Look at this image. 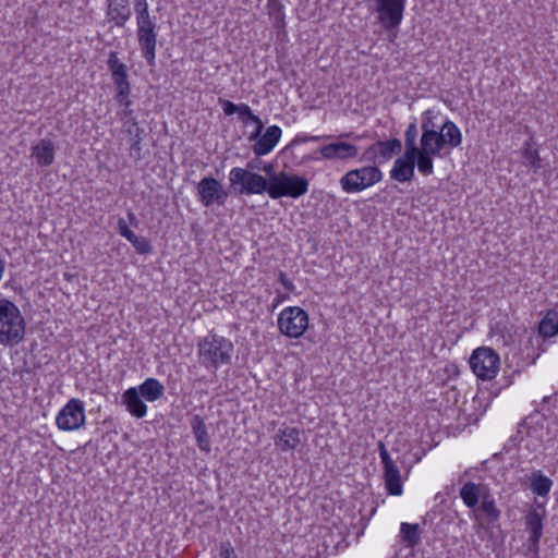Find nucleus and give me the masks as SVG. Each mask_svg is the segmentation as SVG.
<instances>
[{
    "label": "nucleus",
    "mask_w": 558,
    "mask_h": 558,
    "mask_svg": "<svg viewBox=\"0 0 558 558\" xmlns=\"http://www.w3.org/2000/svg\"><path fill=\"white\" fill-rule=\"evenodd\" d=\"M191 427L196 438L198 448L206 453L210 452V437L208 435L204 418L199 415H194L191 420Z\"/></svg>",
    "instance_id": "b1692460"
},
{
    "label": "nucleus",
    "mask_w": 558,
    "mask_h": 558,
    "mask_svg": "<svg viewBox=\"0 0 558 558\" xmlns=\"http://www.w3.org/2000/svg\"><path fill=\"white\" fill-rule=\"evenodd\" d=\"M480 509L490 523L497 522L501 515V511L498 509L489 488L482 497Z\"/></svg>",
    "instance_id": "c85d7f7f"
},
{
    "label": "nucleus",
    "mask_w": 558,
    "mask_h": 558,
    "mask_svg": "<svg viewBox=\"0 0 558 558\" xmlns=\"http://www.w3.org/2000/svg\"><path fill=\"white\" fill-rule=\"evenodd\" d=\"M140 236L134 234V236L132 238V240H129V242L133 245L135 243V241H137Z\"/></svg>",
    "instance_id": "13d9d810"
},
{
    "label": "nucleus",
    "mask_w": 558,
    "mask_h": 558,
    "mask_svg": "<svg viewBox=\"0 0 558 558\" xmlns=\"http://www.w3.org/2000/svg\"><path fill=\"white\" fill-rule=\"evenodd\" d=\"M268 182L267 194L272 199L281 197L299 198L307 193L310 185L306 178L284 171L270 174Z\"/></svg>",
    "instance_id": "7ed1b4c3"
},
{
    "label": "nucleus",
    "mask_w": 558,
    "mask_h": 558,
    "mask_svg": "<svg viewBox=\"0 0 558 558\" xmlns=\"http://www.w3.org/2000/svg\"><path fill=\"white\" fill-rule=\"evenodd\" d=\"M136 37L142 57L148 65H155L157 47V25L151 17L136 21Z\"/></svg>",
    "instance_id": "6e6552de"
},
{
    "label": "nucleus",
    "mask_w": 558,
    "mask_h": 558,
    "mask_svg": "<svg viewBox=\"0 0 558 558\" xmlns=\"http://www.w3.org/2000/svg\"><path fill=\"white\" fill-rule=\"evenodd\" d=\"M112 82L116 86V100L119 105L131 106L132 101L130 99L131 94V84L129 81V73H117L111 74Z\"/></svg>",
    "instance_id": "5701e85b"
},
{
    "label": "nucleus",
    "mask_w": 558,
    "mask_h": 558,
    "mask_svg": "<svg viewBox=\"0 0 558 558\" xmlns=\"http://www.w3.org/2000/svg\"><path fill=\"white\" fill-rule=\"evenodd\" d=\"M538 332L543 337H553L558 333V311L550 310L538 325Z\"/></svg>",
    "instance_id": "c756f323"
},
{
    "label": "nucleus",
    "mask_w": 558,
    "mask_h": 558,
    "mask_svg": "<svg viewBox=\"0 0 558 558\" xmlns=\"http://www.w3.org/2000/svg\"><path fill=\"white\" fill-rule=\"evenodd\" d=\"M106 15L118 27H124L132 16L129 0H107Z\"/></svg>",
    "instance_id": "f3484780"
},
{
    "label": "nucleus",
    "mask_w": 558,
    "mask_h": 558,
    "mask_svg": "<svg viewBox=\"0 0 558 558\" xmlns=\"http://www.w3.org/2000/svg\"><path fill=\"white\" fill-rule=\"evenodd\" d=\"M197 349L201 365L207 369H218L231 363L234 347L229 339L209 332L198 342Z\"/></svg>",
    "instance_id": "f257e3e1"
},
{
    "label": "nucleus",
    "mask_w": 558,
    "mask_h": 558,
    "mask_svg": "<svg viewBox=\"0 0 558 558\" xmlns=\"http://www.w3.org/2000/svg\"><path fill=\"white\" fill-rule=\"evenodd\" d=\"M282 131L278 125L268 126L264 134L260 133L258 138L254 142L255 144L252 146V150L255 156H264L269 154L281 137Z\"/></svg>",
    "instance_id": "dca6fc26"
},
{
    "label": "nucleus",
    "mask_w": 558,
    "mask_h": 558,
    "mask_svg": "<svg viewBox=\"0 0 558 558\" xmlns=\"http://www.w3.org/2000/svg\"><path fill=\"white\" fill-rule=\"evenodd\" d=\"M378 451L381 463L384 465L386 488L390 495L399 496L402 494V484L399 469L390 458V454L388 453L383 441L378 442Z\"/></svg>",
    "instance_id": "ddd939ff"
},
{
    "label": "nucleus",
    "mask_w": 558,
    "mask_h": 558,
    "mask_svg": "<svg viewBox=\"0 0 558 558\" xmlns=\"http://www.w3.org/2000/svg\"><path fill=\"white\" fill-rule=\"evenodd\" d=\"M487 489V485L466 482L460 488L459 495L468 508L475 509Z\"/></svg>",
    "instance_id": "aec40b11"
},
{
    "label": "nucleus",
    "mask_w": 558,
    "mask_h": 558,
    "mask_svg": "<svg viewBox=\"0 0 558 558\" xmlns=\"http://www.w3.org/2000/svg\"><path fill=\"white\" fill-rule=\"evenodd\" d=\"M263 170L267 173V174H270L272 171H274V166L271 163H268L266 165Z\"/></svg>",
    "instance_id": "6e6d98bb"
},
{
    "label": "nucleus",
    "mask_w": 558,
    "mask_h": 558,
    "mask_svg": "<svg viewBox=\"0 0 558 558\" xmlns=\"http://www.w3.org/2000/svg\"><path fill=\"white\" fill-rule=\"evenodd\" d=\"M32 156L36 158L39 166H50L54 160L53 143L48 138L40 140L35 146H33Z\"/></svg>",
    "instance_id": "4be33fe9"
},
{
    "label": "nucleus",
    "mask_w": 558,
    "mask_h": 558,
    "mask_svg": "<svg viewBox=\"0 0 558 558\" xmlns=\"http://www.w3.org/2000/svg\"><path fill=\"white\" fill-rule=\"evenodd\" d=\"M373 3L377 21L386 31L397 29L403 20L407 0H366Z\"/></svg>",
    "instance_id": "423d86ee"
},
{
    "label": "nucleus",
    "mask_w": 558,
    "mask_h": 558,
    "mask_svg": "<svg viewBox=\"0 0 558 558\" xmlns=\"http://www.w3.org/2000/svg\"><path fill=\"white\" fill-rule=\"evenodd\" d=\"M402 149V143L399 138L388 141H377L363 153L362 160L373 162V166L383 165L390 160L393 155H398Z\"/></svg>",
    "instance_id": "f8f14e48"
},
{
    "label": "nucleus",
    "mask_w": 558,
    "mask_h": 558,
    "mask_svg": "<svg viewBox=\"0 0 558 558\" xmlns=\"http://www.w3.org/2000/svg\"><path fill=\"white\" fill-rule=\"evenodd\" d=\"M414 156L404 153L403 156L397 158L390 170V178L401 183L411 181L414 177Z\"/></svg>",
    "instance_id": "a211bd4d"
},
{
    "label": "nucleus",
    "mask_w": 558,
    "mask_h": 558,
    "mask_svg": "<svg viewBox=\"0 0 558 558\" xmlns=\"http://www.w3.org/2000/svg\"><path fill=\"white\" fill-rule=\"evenodd\" d=\"M253 123L256 124V130L248 136V141H255L256 138H258V136L260 135V133L263 132V129H264V123L263 121L254 114V117L252 118L251 120Z\"/></svg>",
    "instance_id": "c03bdc74"
},
{
    "label": "nucleus",
    "mask_w": 558,
    "mask_h": 558,
    "mask_svg": "<svg viewBox=\"0 0 558 558\" xmlns=\"http://www.w3.org/2000/svg\"><path fill=\"white\" fill-rule=\"evenodd\" d=\"M416 136H417V126L415 121L411 122L404 133V142H405V150L404 153L408 155L416 154L418 147L416 145Z\"/></svg>",
    "instance_id": "72a5a7b5"
},
{
    "label": "nucleus",
    "mask_w": 558,
    "mask_h": 558,
    "mask_svg": "<svg viewBox=\"0 0 558 558\" xmlns=\"http://www.w3.org/2000/svg\"><path fill=\"white\" fill-rule=\"evenodd\" d=\"M134 234L135 233L131 229H129V231H126L124 234H122V236L125 238L129 241V240H132Z\"/></svg>",
    "instance_id": "603ef678"
},
{
    "label": "nucleus",
    "mask_w": 558,
    "mask_h": 558,
    "mask_svg": "<svg viewBox=\"0 0 558 558\" xmlns=\"http://www.w3.org/2000/svg\"><path fill=\"white\" fill-rule=\"evenodd\" d=\"M530 489L539 497H547L551 487L553 481L543 474L541 470L533 471L530 476Z\"/></svg>",
    "instance_id": "a878e982"
},
{
    "label": "nucleus",
    "mask_w": 558,
    "mask_h": 558,
    "mask_svg": "<svg viewBox=\"0 0 558 558\" xmlns=\"http://www.w3.org/2000/svg\"><path fill=\"white\" fill-rule=\"evenodd\" d=\"M300 436L301 432L298 428L284 426L283 428H279L274 437V441L276 447L281 451L293 450L301 444Z\"/></svg>",
    "instance_id": "6ab92c4d"
},
{
    "label": "nucleus",
    "mask_w": 558,
    "mask_h": 558,
    "mask_svg": "<svg viewBox=\"0 0 558 558\" xmlns=\"http://www.w3.org/2000/svg\"><path fill=\"white\" fill-rule=\"evenodd\" d=\"M134 234L135 233L131 229H129V231H126L124 234H122V236L125 238L129 241V240H132Z\"/></svg>",
    "instance_id": "864d4df0"
},
{
    "label": "nucleus",
    "mask_w": 558,
    "mask_h": 558,
    "mask_svg": "<svg viewBox=\"0 0 558 558\" xmlns=\"http://www.w3.org/2000/svg\"><path fill=\"white\" fill-rule=\"evenodd\" d=\"M545 512V506L543 504H537L536 507L532 508L525 517V524L530 531V548L537 549L538 547L539 539L543 535V518Z\"/></svg>",
    "instance_id": "4468645a"
},
{
    "label": "nucleus",
    "mask_w": 558,
    "mask_h": 558,
    "mask_svg": "<svg viewBox=\"0 0 558 558\" xmlns=\"http://www.w3.org/2000/svg\"><path fill=\"white\" fill-rule=\"evenodd\" d=\"M25 336V319L20 308L8 299H0V345L14 347Z\"/></svg>",
    "instance_id": "f03ea898"
},
{
    "label": "nucleus",
    "mask_w": 558,
    "mask_h": 558,
    "mask_svg": "<svg viewBox=\"0 0 558 558\" xmlns=\"http://www.w3.org/2000/svg\"><path fill=\"white\" fill-rule=\"evenodd\" d=\"M137 391L146 401L154 402L163 396L165 387L158 379L147 378L138 386Z\"/></svg>",
    "instance_id": "bb28decb"
},
{
    "label": "nucleus",
    "mask_w": 558,
    "mask_h": 558,
    "mask_svg": "<svg viewBox=\"0 0 558 558\" xmlns=\"http://www.w3.org/2000/svg\"><path fill=\"white\" fill-rule=\"evenodd\" d=\"M238 114H239V119L242 120V122H244V123H247L254 117V113L252 112L250 106L246 104H240V109H239Z\"/></svg>",
    "instance_id": "79ce46f5"
},
{
    "label": "nucleus",
    "mask_w": 558,
    "mask_h": 558,
    "mask_svg": "<svg viewBox=\"0 0 558 558\" xmlns=\"http://www.w3.org/2000/svg\"><path fill=\"white\" fill-rule=\"evenodd\" d=\"M308 327V315L299 306H289L278 316V328L289 338H300Z\"/></svg>",
    "instance_id": "0eeeda50"
},
{
    "label": "nucleus",
    "mask_w": 558,
    "mask_h": 558,
    "mask_svg": "<svg viewBox=\"0 0 558 558\" xmlns=\"http://www.w3.org/2000/svg\"><path fill=\"white\" fill-rule=\"evenodd\" d=\"M523 158L534 171L542 168V159L536 148H534L532 141H526L523 146Z\"/></svg>",
    "instance_id": "2f4dec72"
},
{
    "label": "nucleus",
    "mask_w": 558,
    "mask_h": 558,
    "mask_svg": "<svg viewBox=\"0 0 558 558\" xmlns=\"http://www.w3.org/2000/svg\"><path fill=\"white\" fill-rule=\"evenodd\" d=\"M429 137L434 140V148L437 149V156L440 155V151L444 149L448 143L446 142L445 136L440 131H436L435 133L428 134Z\"/></svg>",
    "instance_id": "58836bf2"
},
{
    "label": "nucleus",
    "mask_w": 558,
    "mask_h": 558,
    "mask_svg": "<svg viewBox=\"0 0 558 558\" xmlns=\"http://www.w3.org/2000/svg\"><path fill=\"white\" fill-rule=\"evenodd\" d=\"M418 151L437 155V149L434 148V140L427 136L424 141V136H421V147H418Z\"/></svg>",
    "instance_id": "ea45409f"
},
{
    "label": "nucleus",
    "mask_w": 558,
    "mask_h": 558,
    "mask_svg": "<svg viewBox=\"0 0 558 558\" xmlns=\"http://www.w3.org/2000/svg\"><path fill=\"white\" fill-rule=\"evenodd\" d=\"M128 218H129L131 225L137 226L138 221H137L136 216H135L134 213L129 211L128 213Z\"/></svg>",
    "instance_id": "3c124183"
},
{
    "label": "nucleus",
    "mask_w": 558,
    "mask_h": 558,
    "mask_svg": "<svg viewBox=\"0 0 558 558\" xmlns=\"http://www.w3.org/2000/svg\"><path fill=\"white\" fill-rule=\"evenodd\" d=\"M107 66L111 74L117 73H125L128 72V66L125 63H123L119 57L118 52L110 51L107 60Z\"/></svg>",
    "instance_id": "c9c22d12"
},
{
    "label": "nucleus",
    "mask_w": 558,
    "mask_h": 558,
    "mask_svg": "<svg viewBox=\"0 0 558 558\" xmlns=\"http://www.w3.org/2000/svg\"><path fill=\"white\" fill-rule=\"evenodd\" d=\"M339 137H340V138H347V137H349V134L343 133V134H341Z\"/></svg>",
    "instance_id": "bf43d9fd"
},
{
    "label": "nucleus",
    "mask_w": 558,
    "mask_h": 558,
    "mask_svg": "<svg viewBox=\"0 0 558 558\" xmlns=\"http://www.w3.org/2000/svg\"><path fill=\"white\" fill-rule=\"evenodd\" d=\"M399 537L405 547L414 548L421 543L422 530L417 523L403 522L400 525Z\"/></svg>",
    "instance_id": "393cba45"
},
{
    "label": "nucleus",
    "mask_w": 558,
    "mask_h": 558,
    "mask_svg": "<svg viewBox=\"0 0 558 558\" xmlns=\"http://www.w3.org/2000/svg\"><path fill=\"white\" fill-rule=\"evenodd\" d=\"M318 151L322 157L327 160H348L357 156L359 148L350 143L335 142L322 146Z\"/></svg>",
    "instance_id": "2eb2a0df"
},
{
    "label": "nucleus",
    "mask_w": 558,
    "mask_h": 558,
    "mask_svg": "<svg viewBox=\"0 0 558 558\" xmlns=\"http://www.w3.org/2000/svg\"><path fill=\"white\" fill-rule=\"evenodd\" d=\"M383 172L377 166H366L348 171L339 181L345 193H357L380 182Z\"/></svg>",
    "instance_id": "39448f33"
},
{
    "label": "nucleus",
    "mask_w": 558,
    "mask_h": 558,
    "mask_svg": "<svg viewBox=\"0 0 558 558\" xmlns=\"http://www.w3.org/2000/svg\"><path fill=\"white\" fill-rule=\"evenodd\" d=\"M56 423L62 430L78 429L85 423L84 402L75 398L69 400V402L59 411Z\"/></svg>",
    "instance_id": "9b49d317"
},
{
    "label": "nucleus",
    "mask_w": 558,
    "mask_h": 558,
    "mask_svg": "<svg viewBox=\"0 0 558 558\" xmlns=\"http://www.w3.org/2000/svg\"><path fill=\"white\" fill-rule=\"evenodd\" d=\"M124 107V110H123V116L125 118H128V122L129 124L131 123V117H134L133 116V110L131 109V106H126V105H122Z\"/></svg>",
    "instance_id": "09e8293b"
},
{
    "label": "nucleus",
    "mask_w": 558,
    "mask_h": 558,
    "mask_svg": "<svg viewBox=\"0 0 558 558\" xmlns=\"http://www.w3.org/2000/svg\"><path fill=\"white\" fill-rule=\"evenodd\" d=\"M414 155V166H417L418 171L423 175H430L434 172L433 158L436 155L425 154L418 150H416Z\"/></svg>",
    "instance_id": "473e14b6"
},
{
    "label": "nucleus",
    "mask_w": 558,
    "mask_h": 558,
    "mask_svg": "<svg viewBox=\"0 0 558 558\" xmlns=\"http://www.w3.org/2000/svg\"><path fill=\"white\" fill-rule=\"evenodd\" d=\"M473 373L481 379H492L499 369V356L490 348H478L470 357Z\"/></svg>",
    "instance_id": "1a4fd4ad"
},
{
    "label": "nucleus",
    "mask_w": 558,
    "mask_h": 558,
    "mask_svg": "<svg viewBox=\"0 0 558 558\" xmlns=\"http://www.w3.org/2000/svg\"><path fill=\"white\" fill-rule=\"evenodd\" d=\"M219 102L221 104L223 112H225L226 116H232V114L239 112L240 104L236 105V104H233L232 101L227 100V99H219Z\"/></svg>",
    "instance_id": "a19ab883"
},
{
    "label": "nucleus",
    "mask_w": 558,
    "mask_h": 558,
    "mask_svg": "<svg viewBox=\"0 0 558 558\" xmlns=\"http://www.w3.org/2000/svg\"><path fill=\"white\" fill-rule=\"evenodd\" d=\"M287 296L286 295H278L275 303H274V306L276 307L278 304H280Z\"/></svg>",
    "instance_id": "4d7b16f0"
},
{
    "label": "nucleus",
    "mask_w": 558,
    "mask_h": 558,
    "mask_svg": "<svg viewBox=\"0 0 558 558\" xmlns=\"http://www.w3.org/2000/svg\"><path fill=\"white\" fill-rule=\"evenodd\" d=\"M435 114L432 110H426L422 116V136H424V141L430 133H435L437 131V126L434 123Z\"/></svg>",
    "instance_id": "f704fd0d"
},
{
    "label": "nucleus",
    "mask_w": 558,
    "mask_h": 558,
    "mask_svg": "<svg viewBox=\"0 0 558 558\" xmlns=\"http://www.w3.org/2000/svg\"><path fill=\"white\" fill-rule=\"evenodd\" d=\"M134 234L135 233L131 229H129V231H126L124 234H122V236L125 238L129 241V240H132Z\"/></svg>",
    "instance_id": "5fc2aeb1"
},
{
    "label": "nucleus",
    "mask_w": 558,
    "mask_h": 558,
    "mask_svg": "<svg viewBox=\"0 0 558 558\" xmlns=\"http://www.w3.org/2000/svg\"><path fill=\"white\" fill-rule=\"evenodd\" d=\"M126 133L131 136V155L135 157V159H141L142 146L141 143L143 141L144 129L138 126L137 120L135 117H131V123L126 129Z\"/></svg>",
    "instance_id": "cd10ccee"
},
{
    "label": "nucleus",
    "mask_w": 558,
    "mask_h": 558,
    "mask_svg": "<svg viewBox=\"0 0 558 558\" xmlns=\"http://www.w3.org/2000/svg\"><path fill=\"white\" fill-rule=\"evenodd\" d=\"M259 163H260V160H258V159L251 160V161L247 162L245 169H248L250 171H253L255 169H258V165Z\"/></svg>",
    "instance_id": "8fccbe9b"
},
{
    "label": "nucleus",
    "mask_w": 558,
    "mask_h": 558,
    "mask_svg": "<svg viewBox=\"0 0 558 558\" xmlns=\"http://www.w3.org/2000/svg\"><path fill=\"white\" fill-rule=\"evenodd\" d=\"M220 556L221 558H238L234 548L231 546L229 542L221 544Z\"/></svg>",
    "instance_id": "37998d69"
},
{
    "label": "nucleus",
    "mask_w": 558,
    "mask_h": 558,
    "mask_svg": "<svg viewBox=\"0 0 558 558\" xmlns=\"http://www.w3.org/2000/svg\"><path fill=\"white\" fill-rule=\"evenodd\" d=\"M134 10L136 13V21L150 17L147 0H134Z\"/></svg>",
    "instance_id": "e433bc0d"
},
{
    "label": "nucleus",
    "mask_w": 558,
    "mask_h": 558,
    "mask_svg": "<svg viewBox=\"0 0 558 558\" xmlns=\"http://www.w3.org/2000/svg\"><path fill=\"white\" fill-rule=\"evenodd\" d=\"M279 282L290 292H293L295 287L293 282L287 277L286 272L280 271L278 277Z\"/></svg>",
    "instance_id": "a18cd8bd"
},
{
    "label": "nucleus",
    "mask_w": 558,
    "mask_h": 558,
    "mask_svg": "<svg viewBox=\"0 0 558 558\" xmlns=\"http://www.w3.org/2000/svg\"><path fill=\"white\" fill-rule=\"evenodd\" d=\"M229 192L214 177H204L196 185L198 201L205 206H223L229 197Z\"/></svg>",
    "instance_id": "9d476101"
},
{
    "label": "nucleus",
    "mask_w": 558,
    "mask_h": 558,
    "mask_svg": "<svg viewBox=\"0 0 558 558\" xmlns=\"http://www.w3.org/2000/svg\"><path fill=\"white\" fill-rule=\"evenodd\" d=\"M268 179L248 169L234 167L229 172V191L235 195H253L268 192Z\"/></svg>",
    "instance_id": "20e7f679"
},
{
    "label": "nucleus",
    "mask_w": 558,
    "mask_h": 558,
    "mask_svg": "<svg viewBox=\"0 0 558 558\" xmlns=\"http://www.w3.org/2000/svg\"><path fill=\"white\" fill-rule=\"evenodd\" d=\"M320 138H323V137L322 136H317V135H311V136H305V137L296 136L292 141V144H298V143H301V142H308V141H319Z\"/></svg>",
    "instance_id": "49530a36"
},
{
    "label": "nucleus",
    "mask_w": 558,
    "mask_h": 558,
    "mask_svg": "<svg viewBox=\"0 0 558 558\" xmlns=\"http://www.w3.org/2000/svg\"><path fill=\"white\" fill-rule=\"evenodd\" d=\"M445 136L448 146L456 148L462 143V133L453 121L447 120L439 130Z\"/></svg>",
    "instance_id": "7c9ffc66"
},
{
    "label": "nucleus",
    "mask_w": 558,
    "mask_h": 558,
    "mask_svg": "<svg viewBox=\"0 0 558 558\" xmlns=\"http://www.w3.org/2000/svg\"><path fill=\"white\" fill-rule=\"evenodd\" d=\"M129 227L125 222V220L123 218H119L118 220V230H119V233L122 235L124 234L126 231H129Z\"/></svg>",
    "instance_id": "de8ad7c7"
},
{
    "label": "nucleus",
    "mask_w": 558,
    "mask_h": 558,
    "mask_svg": "<svg viewBox=\"0 0 558 558\" xmlns=\"http://www.w3.org/2000/svg\"><path fill=\"white\" fill-rule=\"evenodd\" d=\"M133 247L138 254L146 255L151 253L153 246L150 241L145 236H140L137 241L133 244Z\"/></svg>",
    "instance_id": "4c0bfd02"
},
{
    "label": "nucleus",
    "mask_w": 558,
    "mask_h": 558,
    "mask_svg": "<svg viewBox=\"0 0 558 558\" xmlns=\"http://www.w3.org/2000/svg\"><path fill=\"white\" fill-rule=\"evenodd\" d=\"M143 397L137 391V388H129L122 396L123 403L126 405L131 415L142 418L146 415L147 405L143 401Z\"/></svg>",
    "instance_id": "412c9836"
}]
</instances>
